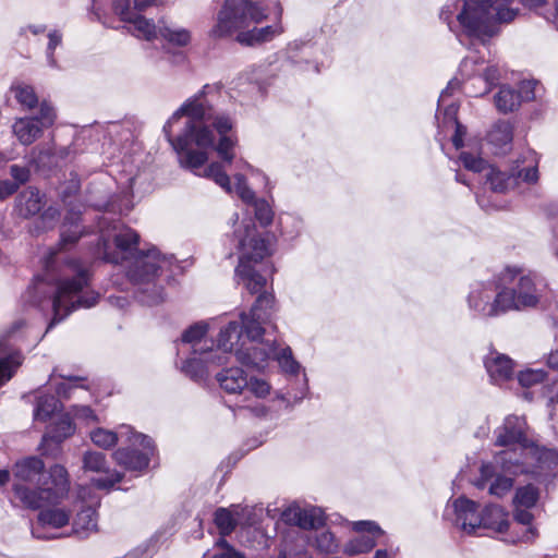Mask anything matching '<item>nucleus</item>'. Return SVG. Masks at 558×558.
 Instances as JSON below:
<instances>
[{"label":"nucleus","instance_id":"c9c22d12","mask_svg":"<svg viewBox=\"0 0 558 558\" xmlns=\"http://www.w3.org/2000/svg\"><path fill=\"white\" fill-rule=\"evenodd\" d=\"M484 69V58L480 57L477 52H470L460 63L459 76H456L460 84L463 82V90L465 92L466 85L469 84L471 89L477 87V77L481 75Z\"/></svg>","mask_w":558,"mask_h":558},{"label":"nucleus","instance_id":"5701e85b","mask_svg":"<svg viewBox=\"0 0 558 558\" xmlns=\"http://www.w3.org/2000/svg\"><path fill=\"white\" fill-rule=\"evenodd\" d=\"M226 364V356L217 350L199 351L182 362L181 371L191 379H204L210 368Z\"/></svg>","mask_w":558,"mask_h":558},{"label":"nucleus","instance_id":"412c9836","mask_svg":"<svg viewBox=\"0 0 558 558\" xmlns=\"http://www.w3.org/2000/svg\"><path fill=\"white\" fill-rule=\"evenodd\" d=\"M83 469L98 474L92 482L99 489H110L122 480L120 472L110 470L106 456L101 452L86 451L83 456Z\"/></svg>","mask_w":558,"mask_h":558},{"label":"nucleus","instance_id":"e433bc0d","mask_svg":"<svg viewBox=\"0 0 558 558\" xmlns=\"http://www.w3.org/2000/svg\"><path fill=\"white\" fill-rule=\"evenodd\" d=\"M209 328V322L195 323L183 331L180 342L182 344H190L192 347L193 354H196L199 351H208L209 349H214L213 347H207V341L204 340Z\"/></svg>","mask_w":558,"mask_h":558},{"label":"nucleus","instance_id":"bb28decb","mask_svg":"<svg viewBox=\"0 0 558 558\" xmlns=\"http://www.w3.org/2000/svg\"><path fill=\"white\" fill-rule=\"evenodd\" d=\"M460 87V81L454 77L449 81L447 87L441 92L438 99V108L436 112V119L438 126L442 129L454 128L457 124H461L458 121V105L456 101H449V97L452 92Z\"/></svg>","mask_w":558,"mask_h":558},{"label":"nucleus","instance_id":"4468645a","mask_svg":"<svg viewBox=\"0 0 558 558\" xmlns=\"http://www.w3.org/2000/svg\"><path fill=\"white\" fill-rule=\"evenodd\" d=\"M57 119L54 108L47 101L39 105V113L19 118L14 121L12 130L17 141L25 146L33 144L45 130L53 125Z\"/></svg>","mask_w":558,"mask_h":558},{"label":"nucleus","instance_id":"473e14b6","mask_svg":"<svg viewBox=\"0 0 558 558\" xmlns=\"http://www.w3.org/2000/svg\"><path fill=\"white\" fill-rule=\"evenodd\" d=\"M45 205V195L33 186L22 191L15 198V211L23 218H31L37 215Z\"/></svg>","mask_w":558,"mask_h":558},{"label":"nucleus","instance_id":"09e8293b","mask_svg":"<svg viewBox=\"0 0 558 558\" xmlns=\"http://www.w3.org/2000/svg\"><path fill=\"white\" fill-rule=\"evenodd\" d=\"M215 523L222 535L221 537H223L234 530L236 520L231 511L226 508H219L215 512Z\"/></svg>","mask_w":558,"mask_h":558},{"label":"nucleus","instance_id":"7c9ffc66","mask_svg":"<svg viewBox=\"0 0 558 558\" xmlns=\"http://www.w3.org/2000/svg\"><path fill=\"white\" fill-rule=\"evenodd\" d=\"M480 517L478 530L483 529L490 533L501 534L509 529V513L499 505L489 504L485 506Z\"/></svg>","mask_w":558,"mask_h":558},{"label":"nucleus","instance_id":"6e6552de","mask_svg":"<svg viewBox=\"0 0 558 558\" xmlns=\"http://www.w3.org/2000/svg\"><path fill=\"white\" fill-rule=\"evenodd\" d=\"M13 493L29 509L41 507L45 501L64 499L70 490L68 471L56 464L48 471L37 457L19 460L13 466Z\"/></svg>","mask_w":558,"mask_h":558},{"label":"nucleus","instance_id":"b1692460","mask_svg":"<svg viewBox=\"0 0 558 558\" xmlns=\"http://www.w3.org/2000/svg\"><path fill=\"white\" fill-rule=\"evenodd\" d=\"M538 155L532 150H523L509 167L517 183L535 184L538 181Z\"/></svg>","mask_w":558,"mask_h":558},{"label":"nucleus","instance_id":"864d4df0","mask_svg":"<svg viewBox=\"0 0 558 558\" xmlns=\"http://www.w3.org/2000/svg\"><path fill=\"white\" fill-rule=\"evenodd\" d=\"M60 218V211L54 206L47 207L39 217L40 226L37 227L38 231H46L53 228Z\"/></svg>","mask_w":558,"mask_h":558},{"label":"nucleus","instance_id":"20e7f679","mask_svg":"<svg viewBox=\"0 0 558 558\" xmlns=\"http://www.w3.org/2000/svg\"><path fill=\"white\" fill-rule=\"evenodd\" d=\"M98 243L93 248V257L111 264L129 263L128 277L135 286L138 302L153 306L165 300L163 288L158 284V276L168 270L172 256L162 255L156 247L138 250V233L102 216L98 220Z\"/></svg>","mask_w":558,"mask_h":558},{"label":"nucleus","instance_id":"338daca9","mask_svg":"<svg viewBox=\"0 0 558 558\" xmlns=\"http://www.w3.org/2000/svg\"><path fill=\"white\" fill-rule=\"evenodd\" d=\"M452 15H453V10H451V8L449 5H446L442 8V10L440 12V19L444 22H446L450 28H451Z\"/></svg>","mask_w":558,"mask_h":558},{"label":"nucleus","instance_id":"6e6d98bb","mask_svg":"<svg viewBox=\"0 0 558 558\" xmlns=\"http://www.w3.org/2000/svg\"><path fill=\"white\" fill-rule=\"evenodd\" d=\"M463 167L473 172H481L485 169V160L468 151H461L459 156Z\"/></svg>","mask_w":558,"mask_h":558},{"label":"nucleus","instance_id":"7ed1b4c3","mask_svg":"<svg viewBox=\"0 0 558 558\" xmlns=\"http://www.w3.org/2000/svg\"><path fill=\"white\" fill-rule=\"evenodd\" d=\"M77 220L76 214L65 217L58 250L51 251L45 262L43 277H37L24 295L27 302L40 311L51 310L53 316L47 331L72 312L90 308L99 300V294L89 289L90 274L87 266L63 255L82 234Z\"/></svg>","mask_w":558,"mask_h":558},{"label":"nucleus","instance_id":"4d7b16f0","mask_svg":"<svg viewBox=\"0 0 558 558\" xmlns=\"http://www.w3.org/2000/svg\"><path fill=\"white\" fill-rule=\"evenodd\" d=\"M73 416L86 424L98 422L97 414L87 405H74L72 408Z\"/></svg>","mask_w":558,"mask_h":558},{"label":"nucleus","instance_id":"603ef678","mask_svg":"<svg viewBox=\"0 0 558 558\" xmlns=\"http://www.w3.org/2000/svg\"><path fill=\"white\" fill-rule=\"evenodd\" d=\"M133 207L130 192L123 193L122 197H114L105 205L108 213L126 214Z\"/></svg>","mask_w":558,"mask_h":558},{"label":"nucleus","instance_id":"f8f14e48","mask_svg":"<svg viewBox=\"0 0 558 558\" xmlns=\"http://www.w3.org/2000/svg\"><path fill=\"white\" fill-rule=\"evenodd\" d=\"M169 0H93V12L99 21L108 25L107 17L117 15L121 22L130 25L129 29L135 31L136 20L142 17V11L150 5H157Z\"/></svg>","mask_w":558,"mask_h":558},{"label":"nucleus","instance_id":"49530a36","mask_svg":"<svg viewBox=\"0 0 558 558\" xmlns=\"http://www.w3.org/2000/svg\"><path fill=\"white\" fill-rule=\"evenodd\" d=\"M202 558H246L245 555L231 546L225 537L216 541L214 548L203 555Z\"/></svg>","mask_w":558,"mask_h":558},{"label":"nucleus","instance_id":"052dcab7","mask_svg":"<svg viewBox=\"0 0 558 558\" xmlns=\"http://www.w3.org/2000/svg\"><path fill=\"white\" fill-rule=\"evenodd\" d=\"M47 26L45 24H28L20 28L19 35L22 37H27V34L31 33L34 36L40 35L45 33Z\"/></svg>","mask_w":558,"mask_h":558},{"label":"nucleus","instance_id":"4c0bfd02","mask_svg":"<svg viewBox=\"0 0 558 558\" xmlns=\"http://www.w3.org/2000/svg\"><path fill=\"white\" fill-rule=\"evenodd\" d=\"M481 75L477 77V87L471 89L469 84L465 88V94L472 97H478L487 94L492 87L499 81L500 78V69L496 63H487L484 60V69L482 70Z\"/></svg>","mask_w":558,"mask_h":558},{"label":"nucleus","instance_id":"a19ab883","mask_svg":"<svg viewBox=\"0 0 558 558\" xmlns=\"http://www.w3.org/2000/svg\"><path fill=\"white\" fill-rule=\"evenodd\" d=\"M486 182L494 192L498 193H505L519 186L509 169L502 171L495 167H489L486 173Z\"/></svg>","mask_w":558,"mask_h":558},{"label":"nucleus","instance_id":"bf43d9fd","mask_svg":"<svg viewBox=\"0 0 558 558\" xmlns=\"http://www.w3.org/2000/svg\"><path fill=\"white\" fill-rule=\"evenodd\" d=\"M10 174L17 185L26 183L29 179V170L26 167L17 165L10 167Z\"/></svg>","mask_w":558,"mask_h":558},{"label":"nucleus","instance_id":"a878e982","mask_svg":"<svg viewBox=\"0 0 558 558\" xmlns=\"http://www.w3.org/2000/svg\"><path fill=\"white\" fill-rule=\"evenodd\" d=\"M70 147L56 146L54 143H44L36 146L31 153V162L37 169H52L70 157Z\"/></svg>","mask_w":558,"mask_h":558},{"label":"nucleus","instance_id":"680f3d73","mask_svg":"<svg viewBox=\"0 0 558 558\" xmlns=\"http://www.w3.org/2000/svg\"><path fill=\"white\" fill-rule=\"evenodd\" d=\"M452 129L454 130V134L452 136V144L456 147V149H461L464 146L463 136L466 133V129L462 124H457V126Z\"/></svg>","mask_w":558,"mask_h":558},{"label":"nucleus","instance_id":"e2e57ef3","mask_svg":"<svg viewBox=\"0 0 558 558\" xmlns=\"http://www.w3.org/2000/svg\"><path fill=\"white\" fill-rule=\"evenodd\" d=\"M19 185L15 182H11L9 180L0 181V198L4 199L12 195Z\"/></svg>","mask_w":558,"mask_h":558},{"label":"nucleus","instance_id":"9b49d317","mask_svg":"<svg viewBox=\"0 0 558 558\" xmlns=\"http://www.w3.org/2000/svg\"><path fill=\"white\" fill-rule=\"evenodd\" d=\"M132 34L137 38L145 40L162 39L168 45L179 48H185L192 44V31L177 23L160 19L157 24L142 15L136 20V28Z\"/></svg>","mask_w":558,"mask_h":558},{"label":"nucleus","instance_id":"f704fd0d","mask_svg":"<svg viewBox=\"0 0 558 558\" xmlns=\"http://www.w3.org/2000/svg\"><path fill=\"white\" fill-rule=\"evenodd\" d=\"M133 432V428L129 425H121L116 432L98 427L93 429L89 436L94 445L102 449H109L118 442L123 445Z\"/></svg>","mask_w":558,"mask_h":558},{"label":"nucleus","instance_id":"0eeeda50","mask_svg":"<svg viewBox=\"0 0 558 558\" xmlns=\"http://www.w3.org/2000/svg\"><path fill=\"white\" fill-rule=\"evenodd\" d=\"M495 445L506 448L494 456L496 463L505 471L541 474L558 465L555 450L539 449L529 440L523 416H506L495 429Z\"/></svg>","mask_w":558,"mask_h":558},{"label":"nucleus","instance_id":"f3484780","mask_svg":"<svg viewBox=\"0 0 558 558\" xmlns=\"http://www.w3.org/2000/svg\"><path fill=\"white\" fill-rule=\"evenodd\" d=\"M538 498V488L531 484L519 487L515 490L513 497V517L518 523L526 526L521 536L522 542H533L538 535L537 529L532 525L534 515L531 512V509L536 506Z\"/></svg>","mask_w":558,"mask_h":558},{"label":"nucleus","instance_id":"f03ea898","mask_svg":"<svg viewBox=\"0 0 558 558\" xmlns=\"http://www.w3.org/2000/svg\"><path fill=\"white\" fill-rule=\"evenodd\" d=\"M232 242L239 255L235 268L238 284H242L251 294H258L248 313L242 312L240 320H230L222 326L217 336V350L226 356L236 357L240 349H245L247 341L260 339L265 333L264 325L269 320L271 294L266 293V275L270 267L266 258L271 254V244L266 233L257 230L247 214L234 213L231 218Z\"/></svg>","mask_w":558,"mask_h":558},{"label":"nucleus","instance_id":"37998d69","mask_svg":"<svg viewBox=\"0 0 558 558\" xmlns=\"http://www.w3.org/2000/svg\"><path fill=\"white\" fill-rule=\"evenodd\" d=\"M272 360L277 361L281 371L288 375H298L301 371V364L293 357L292 350L288 345L277 344Z\"/></svg>","mask_w":558,"mask_h":558},{"label":"nucleus","instance_id":"aec40b11","mask_svg":"<svg viewBox=\"0 0 558 558\" xmlns=\"http://www.w3.org/2000/svg\"><path fill=\"white\" fill-rule=\"evenodd\" d=\"M481 476L475 482L477 488H485L488 486V493L492 496L501 498L507 495L513 486V476L518 473H512L502 470L495 461L483 463L480 469Z\"/></svg>","mask_w":558,"mask_h":558},{"label":"nucleus","instance_id":"39448f33","mask_svg":"<svg viewBox=\"0 0 558 558\" xmlns=\"http://www.w3.org/2000/svg\"><path fill=\"white\" fill-rule=\"evenodd\" d=\"M548 291L546 278L539 272L509 265L487 281L470 286L466 304L478 318L489 319L511 312L537 308Z\"/></svg>","mask_w":558,"mask_h":558},{"label":"nucleus","instance_id":"c756f323","mask_svg":"<svg viewBox=\"0 0 558 558\" xmlns=\"http://www.w3.org/2000/svg\"><path fill=\"white\" fill-rule=\"evenodd\" d=\"M97 499L90 500L87 505H81L72 523V534L78 538H86L97 531Z\"/></svg>","mask_w":558,"mask_h":558},{"label":"nucleus","instance_id":"774afa93","mask_svg":"<svg viewBox=\"0 0 558 558\" xmlns=\"http://www.w3.org/2000/svg\"><path fill=\"white\" fill-rule=\"evenodd\" d=\"M109 301H110L111 304H113V305H116V306H118L120 308H123L126 305V303H128L125 298H123V296H114V295L109 296Z\"/></svg>","mask_w":558,"mask_h":558},{"label":"nucleus","instance_id":"a211bd4d","mask_svg":"<svg viewBox=\"0 0 558 558\" xmlns=\"http://www.w3.org/2000/svg\"><path fill=\"white\" fill-rule=\"evenodd\" d=\"M538 82L524 80L514 88L510 85H501L494 96L496 109L504 114L518 110L522 102L532 101L536 98Z\"/></svg>","mask_w":558,"mask_h":558},{"label":"nucleus","instance_id":"393cba45","mask_svg":"<svg viewBox=\"0 0 558 558\" xmlns=\"http://www.w3.org/2000/svg\"><path fill=\"white\" fill-rule=\"evenodd\" d=\"M514 365L510 356L497 351H490L484 359L485 369L495 385H502L512 379Z\"/></svg>","mask_w":558,"mask_h":558},{"label":"nucleus","instance_id":"2f4dec72","mask_svg":"<svg viewBox=\"0 0 558 558\" xmlns=\"http://www.w3.org/2000/svg\"><path fill=\"white\" fill-rule=\"evenodd\" d=\"M486 140L495 155L506 154L512 147L513 126L508 121L499 120L492 125Z\"/></svg>","mask_w":558,"mask_h":558},{"label":"nucleus","instance_id":"1a4fd4ad","mask_svg":"<svg viewBox=\"0 0 558 558\" xmlns=\"http://www.w3.org/2000/svg\"><path fill=\"white\" fill-rule=\"evenodd\" d=\"M513 4L514 0H464L457 21L465 35L485 44L498 34L500 24L518 16Z\"/></svg>","mask_w":558,"mask_h":558},{"label":"nucleus","instance_id":"79ce46f5","mask_svg":"<svg viewBox=\"0 0 558 558\" xmlns=\"http://www.w3.org/2000/svg\"><path fill=\"white\" fill-rule=\"evenodd\" d=\"M10 94L24 109H33L38 105V97L32 85L16 81L10 87Z\"/></svg>","mask_w":558,"mask_h":558},{"label":"nucleus","instance_id":"c03bdc74","mask_svg":"<svg viewBox=\"0 0 558 558\" xmlns=\"http://www.w3.org/2000/svg\"><path fill=\"white\" fill-rule=\"evenodd\" d=\"M303 220L290 213H282L278 217V229L282 236L292 240L302 231Z\"/></svg>","mask_w":558,"mask_h":558},{"label":"nucleus","instance_id":"f257e3e1","mask_svg":"<svg viewBox=\"0 0 558 558\" xmlns=\"http://www.w3.org/2000/svg\"><path fill=\"white\" fill-rule=\"evenodd\" d=\"M234 125L233 113L221 105L220 87L207 84L172 113L163 133L181 167L213 180L228 194L234 191L248 205L256 195L245 175L235 173L232 185L226 169L236 160Z\"/></svg>","mask_w":558,"mask_h":558},{"label":"nucleus","instance_id":"9d476101","mask_svg":"<svg viewBox=\"0 0 558 558\" xmlns=\"http://www.w3.org/2000/svg\"><path fill=\"white\" fill-rule=\"evenodd\" d=\"M219 387L236 398L234 407L255 416H265L268 408L264 400L271 393V385L263 377L248 376L241 367L223 368L216 375Z\"/></svg>","mask_w":558,"mask_h":558},{"label":"nucleus","instance_id":"a18cd8bd","mask_svg":"<svg viewBox=\"0 0 558 558\" xmlns=\"http://www.w3.org/2000/svg\"><path fill=\"white\" fill-rule=\"evenodd\" d=\"M48 43L45 50L47 65L51 69H60L56 58V50L62 46L63 34L60 29H50L47 34Z\"/></svg>","mask_w":558,"mask_h":558},{"label":"nucleus","instance_id":"69168bd1","mask_svg":"<svg viewBox=\"0 0 558 558\" xmlns=\"http://www.w3.org/2000/svg\"><path fill=\"white\" fill-rule=\"evenodd\" d=\"M547 365L549 368L558 372V338L556 341V348L548 354Z\"/></svg>","mask_w":558,"mask_h":558},{"label":"nucleus","instance_id":"0e129e2a","mask_svg":"<svg viewBox=\"0 0 558 558\" xmlns=\"http://www.w3.org/2000/svg\"><path fill=\"white\" fill-rule=\"evenodd\" d=\"M310 49H312V46L308 43H304V41L294 40L288 45V51H289L291 58L296 57V54H294V52H296L299 50H310Z\"/></svg>","mask_w":558,"mask_h":558},{"label":"nucleus","instance_id":"cd10ccee","mask_svg":"<svg viewBox=\"0 0 558 558\" xmlns=\"http://www.w3.org/2000/svg\"><path fill=\"white\" fill-rule=\"evenodd\" d=\"M282 519L292 525L301 529H316L323 524L324 518L320 509L315 507L302 508L296 505L288 507L282 512Z\"/></svg>","mask_w":558,"mask_h":558},{"label":"nucleus","instance_id":"6ab92c4d","mask_svg":"<svg viewBox=\"0 0 558 558\" xmlns=\"http://www.w3.org/2000/svg\"><path fill=\"white\" fill-rule=\"evenodd\" d=\"M350 525L359 535L344 544L343 553L348 556L369 553L376 546L378 538L384 535V531L374 521H353Z\"/></svg>","mask_w":558,"mask_h":558},{"label":"nucleus","instance_id":"c85d7f7f","mask_svg":"<svg viewBox=\"0 0 558 558\" xmlns=\"http://www.w3.org/2000/svg\"><path fill=\"white\" fill-rule=\"evenodd\" d=\"M12 333L9 331L0 338V387L13 377L23 362L21 353L13 351L9 342Z\"/></svg>","mask_w":558,"mask_h":558},{"label":"nucleus","instance_id":"8fccbe9b","mask_svg":"<svg viewBox=\"0 0 558 558\" xmlns=\"http://www.w3.org/2000/svg\"><path fill=\"white\" fill-rule=\"evenodd\" d=\"M250 205L253 206L255 217L262 226L267 227L272 222L274 211L270 204L266 199L255 198V201Z\"/></svg>","mask_w":558,"mask_h":558},{"label":"nucleus","instance_id":"dca6fc26","mask_svg":"<svg viewBox=\"0 0 558 558\" xmlns=\"http://www.w3.org/2000/svg\"><path fill=\"white\" fill-rule=\"evenodd\" d=\"M480 515L478 504L464 496L449 499L444 510V519L469 535L477 534Z\"/></svg>","mask_w":558,"mask_h":558},{"label":"nucleus","instance_id":"5fc2aeb1","mask_svg":"<svg viewBox=\"0 0 558 558\" xmlns=\"http://www.w3.org/2000/svg\"><path fill=\"white\" fill-rule=\"evenodd\" d=\"M236 168L242 171H247L252 177L258 179L260 183L264 185L265 190L270 191L272 189V185L267 174L264 173L262 170L254 168L246 160L242 158L236 160Z\"/></svg>","mask_w":558,"mask_h":558},{"label":"nucleus","instance_id":"ea45409f","mask_svg":"<svg viewBox=\"0 0 558 558\" xmlns=\"http://www.w3.org/2000/svg\"><path fill=\"white\" fill-rule=\"evenodd\" d=\"M520 3L543 16L558 31V0H519Z\"/></svg>","mask_w":558,"mask_h":558},{"label":"nucleus","instance_id":"13d9d810","mask_svg":"<svg viewBox=\"0 0 558 558\" xmlns=\"http://www.w3.org/2000/svg\"><path fill=\"white\" fill-rule=\"evenodd\" d=\"M60 383H56L57 393L59 396L68 397L72 387H77L76 383L80 380L78 377L69 376L62 377Z\"/></svg>","mask_w":558,"mask_h":558},{"label":"nucleus","instance_id":"2eb2a0df","mask_svg":"<svg viewBox=\"0 0 558 558\" xmlns=\"http://www.w3.org/2000/svg\"><path fill=\"white\" fill-rule=\"evenodd\" d=\"M63 499L45 501L39 507L37 522L32 527V534L38 539H52L61 534L52 533L50 530H59L66 526L71 520L72 512L61 505Z\"/></svg>","mask_w":558,"mask_h":558},{"label":"nucleus","instance_id":"58836bf2","mask_svg":"<svg viewBox=\"0 0 558 558\" xmlns=\"http://www.w3.org/2000/svg\"><path fill=\"white\" fill-rule=\"evenodd\" d=\"M61 410L62 404L54 396L39 391L36 396L34 420L37 422H48L62 412Z\"/></svg>","mask_w":558,"mask_h":558},{"label":"nucleus","instance_id":"423d86ee","mask_svg":"<svg viewBox=\"0 0 558 558\" xmlns=\"http://www.w3.org/2000/svg\"><path fill=\"white\" fill-rule=\"evenodd\" d=\"M281 14L279 0H223L207 36L213 41L234 40L243 47H257L284 32Z\"/></svg>","mask_w":558,"mask_h":558},{"label":"nucleus","instance_id":"3c124183","mask_svg":"<svg viewBox=\"0 0 558 558\" xmlns=\"http://www.w3.org/2000/svg\"><path fill=\"white\" fill-rule=\"evenodd\" d=\"M315 546L319 551L330 554L335 553L339 545L331 532L320 531L316 534Z\"/></svg>","mask_w":558,"mask_h":558},{"label":"nucleus","instance_id":"72a5a7b5","mask_svg":"<svg viewBox=\"0 0 558 558\" xmlns=\"http://www.w3.org/2000/svg\"><path fill=\"white\" fill-rule=\"evenodd\" d=\"M50 424L46 434L43 436L41 446H46L49 441L59 445L63 439L70 437L75 432L72 417L68 413L60 412L54 418L49 421Z\"/></svg>","mask_w":558,"mask_h":558},{"label":"nucleus","instance_id":"4be33fe9","mask_svg":"<svg viewBox=\"0 0 558 558\" xmlns=\"http://www.w3.org/2000/svg\"><path fill=\"white\" fill-rule=\"evenodd\" d=\"M276 347L275 341H264L263 337L254 341L250 340L245 349L238 350L236 361L246 367L263 371L274 359Z\"/></svg>","mask_w":558,"mask_h":558},{"label":"nucleus","instance_id":"de8ad7c7","mask_svg":"<svg viewBox=\"0 0 558 558\" xmlns=\"http://www.w3.org/2000/svg\"><path fill=\"white\" fill-rule=\"evenodd\" d=\"M546 376L547 373L543 368H525L518 373L517 378L520 386L530 388L543 383Z\"/></svg>","mask_w":558,"mask_h":558},{"label":"nucleus","instance_id":"ddd939ff","mask_svg":"<svg viewBox=\"0 0 558 558\" xmlns=\"http://www.w3.org/2000/svg\"><path fill=\"white\" fill-rule=\"evenodd\" d=\"M123 445L128 447L119 448L113 453L120 466L129 471H142L148 466L155 450L151 438L133 432Z\"/></svg>","mask_w":558,"mask_h":558}]
</instances>
